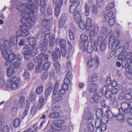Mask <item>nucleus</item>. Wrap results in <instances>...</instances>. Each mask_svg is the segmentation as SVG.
I'll list each match as a JSON object with an SVG mask.
<instances>
[{
    "instance_id": "1",
    "label": "nucleus",
    "mask_w": 132,
    "mask_h": 132,
    "mask_svg": "<svg viewBox=\"0 0 132 132\" xmlns=\"http://www.w3.org/2000/svg\"><path fill=\"white\" fill-rule=\"evenodd\" d=\"M30 10L28 12H26L24 17L21 19V22L23 24L21 26L26 30H27L26 28L30 29L34 24L32 21V18L34 16V11L33 10Z\"/></svg>"
},
{
    "instance_id": "2",
    "label": "nucleus",
    "mask_w": 132,
    "mask_h": 132,
    "mask_svg": "<svg viewBox=\"0 0 132 132\" xmlns=\"http://www.w3.org/2000/svg\"><path fill=\"white\" fill-rule=\"evenodd\" d=\"M36 49H33L29 46L24 47L22 50V54L24 56L25 60H28L31 56H34L37 54Z\"/></svg>"
},
{
    "instance_id": "3",
    "label": "nucleus",
    "mask_w": 132,
    "mask_h": 132,
    "mask_svg": "<svg viewBox=\"0 0 132 132\" xmlns=\"http://www.w3.org/2000/svg\"><path fill=\"white\" fill-rule=\"evenodd\" d=\"M99 64L100 60L97 56H94L92 57L87 62V65L90 68L94 66L95 68H96L99 66Z\"/></svg>"
},
{
    "instance_id": "4",
    "label": "nucleus",
    "mask_w": 132,
    "mask_h": 132,
    "mask_svg": "<svg viewBox=\"0 0 132 132\" xmlns=\"http://www.w3.org/2000/svg\"><path fill=\"white\" fill-rule=\"evenodd\" d=\"M90 30L89 34V43H92V40H94L93 38L96 36L99 31L98 28L96 24H94L93 25Z\"/></svg>"
},
{
    "instance_id": "5",
    "label": "nucleus",
    "mask_w": 132,
    "mask_h": 132,
    "mask_svg": "<svg viewBox=\"0 0 132 132\" xmlns=\"http://www.w3.org/2000/svg\"><path fill=\"white\" fill-rule=\"evenodd\" d=\"M109 41L108 43L109 47L113 51L118 47L119 44V40L118 39H113V37L111 36L109 38Z\"/></svg>"
},
{
    "instance_id": "6",
    "label": "nucleus",
    "mask_w": 132,
    "mask_h": 132,
    "mask_svg": "<svg viewBox=\"0 0 132 132\" xmlns=\"http://www.w3.org/2000/svg\"><path fill=\"white\" fill-rule=\"evenodd\" d=\"M50 56L47 54L44 55L43 53H42L38 54L36 57V60L38 64L42 65L43 62L45 60L48 59Z\"/></svg>"
},
{
    "instance_id": "7",
    "label": "nucleus",
    "mask_w": 132,
    "mask_h": 132,
    "mask_svg": "<svg viewBox=\"0 0 132 132\" xmlns=\"http://www.w3.org/2000/svg\"><path fill=\"white\" fill-rule=\"evenodd\" d=\"M52 58L53 61L57 62L59 59L60 58L61 53L60 49L58 48H56L52 52Z\"/></svg>"
},
{
    "instance_id": "8",
    "label": "nucleus",
    "mask_w": 132,
    "mask_h": 132,
    "mask_svg": "<svg viewBox=\"0 0 132 132\" xmlns=\"http://www.w3.org/2000/svg\"><path fill=\"white\" fill-rule=\"evenodd\" d=\"M20 30H18L16 32V37H25L28 34L29 32L27 30L24 29L23 27L21 26Z\"/></svg>"
},
{
    "instance_id": "9",
    "label": "nucleus",
    "mask_w": 132,
    "mask_h": 132,
    "mask_svg": "<svg viewBox=\"0 0 132 132\" xmlns=\"http://www.w3.org/2000/svg\"><path fill=\"white\" fill-rule=\"evenodd\" d=\"M28 7V4L26 3L19 5L16 7L18 10L21 11H24V15L26 12H28L30 10H33L31 9H29Z\"/></svg>"
},
{
    "instance_id": "10",
    "label": "nucleus",
    "mask_w": 132,
    "mask_h": 132,
    "mask_svg": "<svg viewBox=\"0 0 132 132\" xmlns=\"http://www.w3.org/2000/svg\"><path fill=\"white\" fill-rule=\"evenodd\" d=\"M27 40L29 43L28 46L29 45L30 46L29 47L30 48L31 47L33 49H35L36 45L35 38L32 37H29L27 38Z\"/></svg>"
},
{
    "instance_id": "11",
    "label": "nucleus",
    "mask_w": 132,
    "mask_h": 132,
    "mask_svg": "<svg viewBox=\"0 0 132 132\" xmlns=\"http://www.w3.org/2000/svg\"><path fill=\"white\" fill-rule=\"evenodd\" d=\"M97 86L96 84H92L88 85L87 90L89 93H94L96 92L97 89Z\"/></svg>"
},
{
    "instance_id": "12",
    "label": "nucleus",
    "mask_w": 132,
    "mask_h": 132,
    "mask_svg": "<svg viewBox=\"0 0 132 132\" xmlns=\"http://www.w3.org/2000/svg\"><path fill=\"white\" fill-rule=\"evenodd\" d=\"M101 97L97 93L94 94L90 99V102L92 103H98L101 100Z\"/></svg>"
},
{
    "instance_id": "13",
    "label": "nucleus",
    "mask_w": 132,
    "mask_h": 132,
    "mask_svg": "<svg viewBox=\"0 0 132 132\" xmlns=\"http://www.w3.org/2000/svg\"><path fill=\"white\" fill-rule=\"evenodd\" d=\"M53 84L51 82H48L47 85L48 87L44 93L45 96L46 97L48 96L51 93L53 88Z\"/></svg>"
},
{
    "instance_id": "14",
    "label": "nucleus",
    "mask_w": 132,
    "mask_h": 132,
    "mask_svg": "<svg viewBox=\"0 0 132 132\" xmlns=\"http://www.w3.org/2000/svg\"><path fill=\"white\" fill-rule=\"evenodd\" d=\"M50 37V35L49 33H46L45 35L44 39L43 41L40 42L39 44V46L43 45L42 44H44L45 45H47L48 41H49Z\"/></svg>"
},
{
    "instance_id": "15",
    "label": "nucleus",
    "mask_w": 132,
    "mask_h": 132,
    "mask_svg": "<svg viewBox=\"0 0 132 132\" xmlns=\"http://www.w3.org/2000/svg\"><path fill=\"white\" fill-rule=\"evenodd\" d=\"M79 2H76L75 4L74 3H72L70 6L69 8V12L71 13H74L76 10V9L78 7L80 4Z\"/></svg>"
},
{
    "instance_id": "16",
    "label": "nucleus",
    "mask_w": 132,
    "mask_h": 132,
    "mask_svg": "<svg viewBox=\"0 0 132 132\" xmlns=\"http://www.w3.org/2000/svg\"><path fill=\"white\" fill-rule=\"evenodd\" d=\"M90 41V39L88 43H87V51H84V54H87V56L88 57H89V56L91 57L92 56V53L93 51V50L89 46V44L91 45L92 43H89V42ZM93 42V40H92V42Z\"/></svg>"
},
{
    "instance_id": "17",
    "label": "nucleus",
    "mask_w": 132,
    "mask_h": 132,
    "mask_svg": "<svg viewBox=\"0 0 132 132\" xmlns=\"http://www.w3.org/2000/svg\"><path fill=\"white\" fill-rule=\"evenodd\" d=\"M84 118L85 120L88 121L91 120L90 121H93L94 118L93 117L92 114L89 112H86L84 114Z\"/></svg>"
},
{
    "instance_id": "18",
    "label": "nucleus",
    "mask_w": 132,
    "mask_h": 132,
    "mask_svg": "<svg viewBox=\"0 0 132 132\" xmlns=\"http://www.w3.org/2000/svg\"><path fill=\"white\" fill-rule=\"evenodd\" d=\"M74 20L76 22H79L81 21V17L80 11L76 10L74 13Z\"/></svg>"
},
{
    "instance_id": "19",
    "label": "nucleus",
    "mask_w": 132,
    "mask_h": 132,
    "mask_svg": "<svg viewBox=\"0 0 132 132\" xmlns=\"http://www.w3.org/2000/svg\"><path fill=\"white\" fill-rule=\"evenodd\" d=\"M0 47L3 57L5 60H8L7 57L9 55V52L10 51L4 49L3 46H1Z\"/></svg>"
},
{
    "instance_id": "20",
    "label": "nucleus",
    "mask_w": 132,
    "mask_h": 132,
    "mask_svg": "<svg viewBox=\"0 0 132 132\" xmlns=\"http://www.w3.org/2000/svg\"><path fill=\"white\" fill-rule=\"evenodd\" d=\"M10 43H9V41L6 40L4 42V45H2L1 46H3V48L4 49H5V50H7L11 51L12 49L10 46Z\"/></svg>"
},
{
    "instance_id": "21",
    "label": "nucleus",
    "mask_w": 132,
    "mask_h": 132,
    "mask_svg": "<svg viewBox=\"0 0 132 132\" xmlns=\"http://www.w3.org/2000/svg\"><path fill=\"white\" fill-rule=\"evenodd\" d=\"M121 107L123 110L126 111V113H129V108L128 103L127 102H123L121 104Z\"/></svg>"
},
{
    "instance_id": "22",
    "label": "nucleus",
    "mask_w": 132,
    "mask_h": 132,
    "mask_svg": "<svg viewBox=\"0 0 132 132\" xmlns=\"http://www.w3.org/2000/svg\"><path fill=\"white\" fill-rule=\"evenodd\" d=\"M104 111L103 109H98L96 111V115L97 117V119H100V117H102L104 115Z\"/></svg>"
},
{
    "instance_id": "23",
    "label": "nucleus",
    "mask_w": 132,
    "mask_h": 132,
    "mask_svg": "<svg viewBox=\"0 0 132 132\" xmlns=\"http://www.w3.org/2000/svg\"><path fill=\"white\" fill-rule=\"evenodd\" d=\"M127 52L125 51L124 52L122 53L121 54H118V59L119 60H125L127 58Z\"/></svg>"
},
{
    "instance_id": "24",
    "label": "nucleus",
    "mask_w": 132,
    "mask_h": 132,
    "mask_svg": "<svg viewBox=\"0 0 132 132\" xmlns=\"http://www.w3.org/2000/svg\"><path fill=\"white\" fill-rule=\"evenodd\" d=\"M85 29L87 30H88L92 27V20L90 18L87 19L86 21Z\"/></svg>"
},
{
    "instance_id": "25",
    "label": "nucleus",
    "mask_w": 132,
    "mask_h": 132,
    "mask_svg": "<svg viewBox=\"0 0 132 132\" xmlns=\"http://www.w3.org/2000/svg\"><path fill=\"white\" fill-rule=\"evenodd\" d=\"M98 120H96L95 121V126L96 128V132H102V130L100 127V123Z\"/></svg>"
},
{
    "instance_id": "26",
    "label": "nucleus",
    "mask_w": 132,
    "mask_h": 132,
    "mask_svg": "<svg viewBox=\"0 0 132 132\" xmlns=\"http://www.w3.org/2000/svg\"><path fill=\"white\" fill-rule=\"evenodd\" d=\"M107 37L105 36L101 35L100 34V35L98 36L97 38V44H100V43H102L103 42H105V39H106Z\"/></svg>"
},
{
    "instance_id": "27",
    "label": "nucleus",
    "mask_w": 132,
    "mask_h": 132,
    "mask_svg": "<svg viewBox=\"0 0 132 132\" xmlns=\"http://www.w3.org/2000/svg\"><path fill=\"white\" fill-rule=\"evenodd\" d=\"M109 35L113 37V39H115L116 38H118L120 35V33L119 31L116 30L114 33H113L112 31H110L109 32Z\"/></svg>"
},
{
    "instance_id": "28",
    "label": "nucleus",
    "mask_w": 132,
    "mask_h": 132,
    "mask_svg": "<svg viewBox=\"0 0 132 132\" xmlns=\"http://www.w3.org/2000/svg\"><path fill=\"white\" fill-rule=\"evenodd\" d=\"M96 120H98L100 122V125H101V123L102 124H106L108 121V117L106 116H103L101 120L100 119H97Z\"/></svg>"
},
{
    "instance_id": "29",
    "label": "nucleus",
    "mask_w": 132,
    "mask_h": 132,
    "mask_svg": "<svg viewBox=\"0 0 132 132\" xmlns=\"http://www.w3.org/2000/svg\"><path fill=\"white\" fill-rule=\"evenodd\" d=\"M114 116V117L117 120L121 122H124L125 119L123 116L119 114H116Z\"/></svg>"
},
{
    "instance_id": "30",
    "label": "nucleus",
    "mask_w": 132,
    "mask_h": 132,
    "mask_svg": "<svg viewBox=\"0 0 132 132\" xmlns=\"http://www.w3.org/2000/svg\"><path fill=\"white\" fill-rule=\"evenodd\" d=\"M84 9L85 11L84 13L86 16H88L90 14V7L87 3H86L84 5Z\"/></svg>"
},
{
    "instance_id": "31",
    "label": "nucleus",
    "mask_w": 132,
    "mask_h": 132,
    "mask_svg": "<svg viewBox=\"0 0 132 132\" xmlns=\"http://www.w3.org/2000/svg\"><path fill=\"white\" fill-rule=\"evenodd\" d=\"M50 65V63L49 61H45L43 65H42V70L45 71L48 69L49 68Z\"/></svg>"
},
{
    "instance_id": "32",
    "label": "nucleus",
    "mask_w": 132,
    "mask_h": 132,
    "mask_svg": "<svg viewBox=\"0 0 132 132\" xmlns=\"http://www.w3.org/2000/svg\"><path fill=\"white\" fill-rule=\"evenodd\" d=\"M14 72V69L11 66H10L7 69V74L9 77H10L13 75Z\"/></svg>"
},
{
    "instance_id": "33",
    "label": "nucleus",
    "mask_w": 132,
    "mask_h": 132,
    "mask_svg": "<svg viewBox=\"0 0 132 132\" xmlns=\"http://www.w3.org/2000/svg\"><path fill=\"white\" fill-rule=\"evenodd\" d=\"M61 7V6L55 5L54 13L56 16H58L59 15L60 12V10Z\"/></svg>"
},
{
    "instance_id": "34",
    "label": "nucleus",
    "mask_w": 132,
    "mask_h": 132,
    "mask_svg": "<svg viewBox=\"0 0 132 132\" xmlns=\"http://www.w3.org/2000/svg\"><path fill=\"white\" fill-rule=\"evenodd\" d=\"M85 42L81 41L79 42V47L80 49L82 50V51L83 52L86 51Z\"/></svg>"
},
{
    "instance_id": "35",
    "label": "nucleus",
    "mask_w": 132,
    "mask_h": 132,
    "mask_svg": "<svg viewBox=\"0 0 132 132\" xmlns=\"http://www.w3.org/2000/svg\"><path fill=\"white\" fill-rule=\"evenodd\" d=\"M20 119L18 118H16L13 121V126L15 128H17L20 125Z\"/></svg>"
},
{
    "instance_id": "36",
    "label": "nucleus",
    "mask_w": 132,
    "mask_h": 132,
    "mask_svg": "<svg viewBox=\"0 0 132 132\" xmlns=\"http://www.w3.org/2000/svg\"><path fill=\"white\" fill-rule=\"evenodd\" d=\"M36 95L34 92L30 93L29 96V99L31 102L35 103L36 101Z\"/></svg>"
},
{
    "instance_id": "37",
    "label": "nucleus",
    "mask_w": 132,
    "mask_h": 132,
    "mask_svg": "<svg viewBox=\"0 0 132 132\" xmlns=\"http://www.w3.org/2000/svg\"><path fill=\"white\" fill-rule=\"evenodd\" d=\"M98 75L95 73L92 74L91 76V80L93 82H96L98 80Z\"/></svg>"
},
{
    "instance_id": "38",
    "label": "nucleus",
    "mask_w": 132,
    "mask_h": 132,
    "mask_svg": "<svg viewBox=\"0 0 132 132\" xmlns=\"http://www.w3.org/2000/svg\"><path fill=\"white\" fill-rule=\"evenodd\" d=\"M123 49V47H120L116 50L114 55L116 56H118V54H120L122 53L125 52V51H124Z\"/></svg>"
},
{
    "instance_id": "39",
    "label": "nucleus",
    "mask_w": 132,
    "mask_h": 132,
    "mask_svg": "<svg viewBox=\"0 0 132 132\" xmlns=\"http://www.w3.org/2000/svg\"><path fill=\"white\" fill-rule=\"evenodd\" d=\"M98 46H100L101 50L102 51H104L106 49L107 44L106 42H103L100 43V44H97Z\"/></svg>"
},
{
    "instance_id": "40",
    "label": "nucleus",
    "mask_w": 132,
    "mask_h": 132,
    "mask_svg": "<svg viewBox=\"0 0 132 132\" xmlns=\"http://www.w3.org/2000/svg\"><path fill=\"white\" fill-rule=\"evenodd\" d=\"M17 38L14 36L11 37L10 39V42L11 44L13 45L17 44Z\"/></svg>"
},
{
    "instance_id": "41",
    "label": "nucleus",
    "mask_w": 132,
    "mask_h": 132,
    "mask_svg": "<svg viewBox=\"0 0 132 132\" xmlns=\"http://www.w3.org/2000/svg\"><path fill=\"white\" fill-rule=\"evenodd\" d=\"M66 45V41L63 39L60 40L59 43V45L60 48H65Z\"/></svg>"
},
{
    "instance_id": "42",
    "label": "nucleus",
    "mask_w": 132,
    "mask_h": 132,
    "mask_svg": "<svg viewBox=\"0 0 132 132\" xmlns=\"http://www.w3.org/2000/svg\"><path fill=\"white\" fill-rule=\"evenodd\" d=\"M127 62L128 63H130L132 64V53L131 52H127Z\"/></svg>"
},
{
    "instance_id": "43",
    "label": "nucleus",
    "mask_w": 132,
    "mask_h": 132,
    "mask_svg": "<svg viewBox=\"0 0 132 132\" xmlns=\"http://www.w3.org/2000/svg\"><path fill=\"white\" fill-rule=\"evenodd\" d=\"M80 38L82 41L85 42H87L88 40L87 36L85 33L81 34L80 36Z\"/></svg>"
},
{
    "instance_id": "44",
    "label": "nucleus",
    "mask_w": 132,
    "mask_h": 132,
    "mask_svg": "<svg viewBox=\"0 0 132 132\" xmlns=\"http://www.w3.org/2000/svg\"><path fill=\"white\" fill-rule=\"evenodd\" d=\"M100 34L101 35L105 36L107 37V36L108 34V31L107 28L105 27H103L101 29Z\"/></svg>"
},
{
    "instance_id": "45",
    "label": "nucleus",
    "mask_w": 132,
    "mask_h": 132,
    "mask_svg": "<svg viewBox=\"0 0 132 132\" xmlns=\"http://www.w3.org/2000/svg\"><path fill=\"white\" fill-rule=\"evenodd\" d=\"M78 23V25L80 28L82 30L84 29L85 28V23L81 20L79 21V22H76Z\"/></svg>"
},
{
    "instance_id": "46",
    "label": "nucleus",
    "mask_w": 132,
    "mask_h": 132,
    "mask_svg": "<svg viewBox=\"0 0 132 132\" xmlns=\"http://www.w3.org/2000/svg\"><path fill=\"white\" fill-rule=\"evenodd\" d=\"M51 128L55 130H59L60 129V126L59 125L53 123L51 124Z\"/></svg>"
},
{
    "instance_id": "47",
    "label": "nucleus",
    "mask_w": 132,
    "mask_h": 132,
    "mask_svg": "<svg viewBox=\"0 0 132 132\" xmlns=\"http://www.w3.org/2000/svg\"><path fill=\"white\" fill-rule=\"evenodd\" d=\"M60 116L59 113L56 112H54L50 113L49 115V117H50L56 118H58Z\"/></svg>"
},
{
    "instance_id": "48",
    "label": "nucleus",
    "mask_w": 132,
    "mask_h": 132,
    "mask_svg": "<svg viewBox=\"0 0 132 132\" xmlns=\"http://www.w3.org/2000/svg\"><path fill=\"white\" fill-rule=\"evenodd\" d=\"M19 83L14 82H12L10 85L11 88L13 90H16L19 88Z\"/></svg>"
},
{
    "instance_id": "49",
    "label": "nucleus",
    "mask_w": 132,
    "mask_h": 132,
    "mask_svg": "<svg viewBox=\"0 0 132 132\" xmlns=\"http://www.w3.org/2000/svg\"><path fill=\"white\" fill-rule=\"evenodd\" d=\"M55 35H52L51 36L50 43V46L52 48H53L54 46L55 43Z\"/></svg>"
},
{
    "instance_id": "50",
    "label": "nucleus",
    "mask_w": 132,
    "mask_h": 132,
    "mask_svg": "<svg viewBox=\"0 0 132 132\" xmlns=\"http://www.w3.org/2000/svg\"><path fill=\"white\" fill-rule=\"evenodd\" d=\"M48 72L47 70L42 73V74L41 78L43 80H45L47 79L48 76Z\"/></svg>"
},
{
    "instance_id": "51",
    "label": "nucleus",
    "mask_w": 132,
    "mask_h": 132,
    "mask_svg": "<svg viewBox=\"0 0 132 132\" xmlns=\"http://www.w3.org/2000/svg\"><path fill=\"white\" fill-rule=\"evenodd\" d=\"M28 2V6L33 9H35L36 8V6L32 0H27Z\"/></svg>"
},
{
    "instance_id": "52",
    "label": "nucleus",
    "mask_w": 132,
    "mask_h": 132,
    "mask_svg": "<svg viewBox=\"0 0 132 132\" xmlns=\"http://www.w3.org/2000/svg\"><path fill=\"white\" fill-rule=\"evenodd\" d=\"M44 102V100L42 97L39 98L38 108L40 109L43 106Z\"/></svg>"
},
{
    "instance_id": "53",
    "label": "nucleus",
    "mask_w": 132,
    "mask_h": 132,
    "mask_svg": "<svg viewBox=\"0 0 132 132\" xmlns=\"http://www.w3.org/2000/svg\"><path fill=\"white\" fill-rule=\"evenodd\" d=\"M93 121H90L88 123L87 127L89 130L91 132H93L94 131V127L93 125L92 122Z\"/></svg>"
},
{
    "instance_id": "54",
    "label": "nucleus",
    "mask_w": 132,
    "mask_h": 132,
    "mask_svg": "<svg viewBox=\"0 0 132 132\" xmlns=\"http://www.w3.org/2000/svg\"><path fill=\"white\" fill-rule=\"evenodd\" d=\"M43 87L42 86H40L36 89L35 93L37 94H41L43 92Z\"/></svg>"
},
{
    "instance_id": "55",
    "label": "nucleus",
    "mask_w": 132,
    "mask_h": 132,
    "mask_svg": "<svg viewBox=\"0 0 132 132\" xmlns=\"http://www.w3.org/2000/svg\"><path fill=\"white\" fill-rule=\"evenodd\" d=\"M54 68L57 72H59L60 70L61 67L59 63L56 62L54 64Z\"/></svg>"
},
{
    "instance_id": "56",
    "label": "nucleus",
    "mask_w": 132,
    "mask_h": 132,
    "mask_svg": "<svg viewBox=\"0 0 132 132\" xmlns=\"http://www.w3.org/2000/svg\"><path fill=\"white\" fill-rule=\"evenodd\" d=\"M63 0H53L54 4H56L55 5L62 6L63 3Z\"/></svg>"
},
{
    "instance_id": "57",
    "label": "nucleus",
    "mask_w": 132,
    "mask_h": 132,
    "mask_svg": "<svg viewBox=\"0 0 132 132\" xmlns=\"http://www.w3.org/2000/svg\"><path fill=\"white\" fill-rule=\"evenodd\" d=\"M11 81L12 82L19 83L20 81V79L16 77H12L10 78Z\"/></svg>"
},
{
    "instance_id": "58",
    "label": "nucleus",
    "mask_w": 132,
    "mask_h": 132,
    "mask_svg": "<svg viewBox=\"0 0 132 132\" xmlns=\"http://www.w3.org/2000/svg\"><path fill=\"white\" fill-rule=\"evenodd\" d=\"M112 94L110 90H108L106 92L105 97L107 98H111L112 96Z\"/></svg>"
},
{
    "instance_id": "59",
    "label": "nucleus",
    "mask_w": 132,
    "mask_h": 132,
    "mask_svg": "<svg viewBox=\"0 0 132 132\" xmlns=\"http://www.w3.org/2000/svg\"><path fill=\"white\" fill-rule=\"evenodd\" d=\"M114 6V4L112 2L109 3L106 6V9L107 11H109L112 9Z\"/></svg>"
},
{
    "instance_id": "60",
    "label": "nucleus",
    "mask_w": 132,
    "mask_h": 132,
    "mask_svg": "<svg viewBox=\"0 0 132 132\" xmlns=\"http://www.w3.org/2000/svg\"><path fill=\"white\" fill-rule=\"evenodd\" d=\"M90 47L92 48L93 50H94L95 52H97V46L95 41H94L93 44L92 43L91 45L90 44Z\"/></svg>"
},
{
    "instance_id": "61",
    "label": "nucleus",
    "mask_w": 132,
    "mask_h": 132,
    "mask_svg": "<svg viewBox=\"0 0 132 132\" xmlns=\"http://www.w3.org/2000/svg\"><path fill=\"white\" fill-rule=\"evenodd\" d=\"M21 63L18 61L14 62L13 63V67L14 68H18L20 67Z\"/></svg>"
},
{
    "instance_id": "62",
    "label": "nucleus",
    "mask_w": 132,
    "mask_h": 132,
    "mask_svg": "<svg viewBox=\"0 0 132 132\" xmlns=\"http://www.w3.org/2000/svg\"><path fill=\"white\" fill-rule=\"evenodd\" d=\"M42 45L40 46H39V44L38 45V47L39 48L41 49L40 51L41 52H44L46 51L47 50V48L46 47V46L47 45H45L44 44H42Z\"/></svg>"
},
{
    "instance_id": "63",
    "label": "nucleus",
    "mask_w": 132,
    "mask_h": 132,
    "mask_svg": "<svg viewBox=\"0 0 132 132\" xmlns=\"http://www.w3.org/2000/svg\"><path fill=\"white\" fill-rule=\"evenodd\" d=\"M50 23V21L49 19H45L43 20L42 22V23L44 26H47Z\"/></svg>"
},
{
    "instance_id": "64",
    "label": "nucleus",
    "mask_w": 132,
    "mask_h": 132,
    "mask_svg": "<svg viewBox=\"0 0 132 132\" xmlns=\"http://www.w3.org/2000/svg\"><path fill=\"white\" fill-rule=\"evenodd\" d=\"M111 82V78L109 77H108L105 81V86H109L110 85Z\"/></svg>"
}]
</instances>
